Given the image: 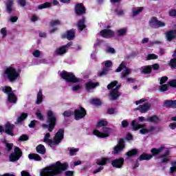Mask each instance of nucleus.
Listing matches in <instances>:
<instances>
[{
  "mask_svg": "<svg viewBox=\"0 0 176 176\" xmlns=\"http://www.w3.org/2000/svg\"><path fill=\"white\" fill-rule=\"evenodd\" d=\"M68 168V164H61L60 161L56 162L55 164L50 165L48 167L43 168L40 171L41 176H54L60 174L62 171H65Z\"/></svg>",
  "mask_w": 176,
  "mask_h": 176,
  "instance_id": "nucleus-1",
  "label": "nucleus"
},
{
  "mask_svg": "<svg viewBox=\"0 0 176 176\" xmlns=\"http://www.w3.org/2000/svg\"><path fill=\"white\" fill-rule=\"evenodd\" d=\"M21 74V69L17 68L14 65H11L6 67L3 72V76L10 82H16Z\"/></svg>",
  "mask_w": 176,
  "mask_h": 176,
  "instance_id": "nucleus-2",
  "label": "nucleus"
},
{
  "mask_svg": "<svg viewBox=\"0 0 176 176\" xmlns=\"http://www.w3.org/2000/svg\"><path fill=\"white\" fill-rule=\"evenodd\" d=\"M49 138H50V133H47L45 134L43 141L45 144H47L49 146H51V148H54V145H58L59 142H61L64 138V130L60 129L55 135L53 141L50 140Z\"/></svg>",
  "mask_w": 176,
  "mask_h": 176,
  "instance_id": "nucleus-3",
  "label": "nucleus"
},
{
  "mask_svg": "<svg viewBox=\"0 0 176 176\" xmlns=\"http://www.w3.org/2000/svg\"><path fill=\"white\" fill-rule=\"evenodd\" d=\"M108 122L104 120H99L97 124V129L93 131L94 135H96L99 138H107L109 137L110 134L112 133V129L109 128H103V132L98 131V127H103V126H107Z\"/></svg>",
  "mask_w": 176,
  "mask_h": 176,
  "instance_id": "nucleus-4",
  "label": "nucleus"
},
{
  "mask_svg": "<svg viewBox=\"0 0 176 176\" xmlns=\"http://www.w3.org/2000/svg\"><path fill=\"white\" fill-rule=\"evenodd\" d=\"M151 152L153 156H156V155H159V153H164L160 157L162 163H167V162L171 160V157L169 156L170 150L164 146H161L159 148H152Z\"/></svg>",
  "mask_w": 176,
  "mask_h": 176,
  "instance_id": "nucleus-5",
  "label": "nucleus"
},
{
  "mask_svg": "<svg viewBox=\"0 0 176 176\" xmlns=\"http://www.w3.org/2000/svg\"><path fill=\"white\" fill-rule=\"evenodd\" d=\"M47 116L48 124H43L42 127L48 129V131H53V129H54V126H56V113L52 111V110H48L47 111Z\"/></svg>",
  "mask_w": 176,
  "mask_h": 176,
  "instance_id": "nucleus-6",
  "label": "nucleus"
},
{
  "mask_svg": "<svg viewBox=\"0 0 176 176\" xmlns=\"http://www.w3.org/2000/svg\"><path fill=\"white\" fill-rule=\"evenodd\" d=\"M122 71V74L121 76L122 79H126V81L128 83H133L134 82V79L132 78H129V75L131 74V70L127 67H126V63L122 62V63L120 65L118 68L116 69V72H120V71Z\"/></svg>",
  "mask_w": 176,
  "mask_h": 176,
  "instance_id": "nucleus-7",
  "label": "nucleus"
},
{
  "mask_svg": "<svg viewBox=\"0 0 176 176\" xmlns=\"http://www.w3.org/2000/svg\"><path fill=\"white\" fill-rule=\"evenodd\" d=\"M118 81H113L111 83L107 85V89L109 90L112 89L109 94V97L111 100H116L120 94L119 93V89H120V85H117Z\"/></svg>",
  "mask_w": 176,
  "mask_h": 176,
  "instance_id": "nucleus-8",
  "label": "nucleus"
},
{
  "mask_svg": "<svg viewBox=\"0 0 176 176\" xmlns=\"http://www.w3.org/2000/svg\"><path fill=\"white\" fill-rule=\"evenodd\" d=\"M2 91L7 94L8 102H11V104H16L17 102V96L12 91V87H2Z\"/></svg>",
  "mask_w": 176,
  "mask_h": 176,
  "instance_id": "nucleus-9",
  "label": "nucleus"
},
{
  "mask_svg": "<svg viewBox=\"0 0 176 176\" xmlns=\"http://www.w3.org/2000/svg\"><path fill=\"white\" fill-rule=\"evenodd\" d=\"M131 126L132 129L135 131L138 130L139 129H141L140 130V134H148V133H151L155 130L154 126H151L149 129L144 128V125L141 124H138L137 121L133 120L131 122Z\"/></svg>",
  "mask_w": 176,
  "mask_h": 176,
  "instance_id": "nucleus-10",
  "label": "nucleus"
},
{
  "mask_svg": "<svg viewBox=\"0 0 176 176\" xmlns=\"http://www.w3.org/2000/svg\"><path fill=\"white\" fill-rule=\"evenodd\" d=\"M60 76L62 79H64V80L69 83H76V82H79V79L71 72L63 71L60 73Z\"/></svg>",
  "mask_w": 176,
  "mask_h": 176,
  "instance_id": "nucleus-11",
  "label": "nucleus"
},
{
  "mask_svg": "<svg viewBox=\"0 0 176 176\" xmlns=\"http://www.w3.org/2000/svg\"><path fill=\"white\" fill-rule=\"evenodd\" d=\"M21 155H23L21 150L19 147H15L14 153H12L9 157L10 162H16V160L21 157Z\"/></svg>",
  "mask_w": 176,
  "mask_h": 176,
  "instance_id": "nucleus-12",
  "label": "nucleus"
},
{
  "mask_svg": "<svg viewBox=\"0 0 176 176\" xmlns=\"http://www.w3.org/2000/svg\"><path fill=\"white\" fill-rule=\"evenodd\" d=\"M107 162H109V158H100L98 160L96 161V164L100 166L94 171V174H97V173H100L102 170H104L102 166H105Z\"/></svg>",
  "mask_w": 176,
  "mask_h": 176,
  "instance_id": "nucleus-13",
  "label": "nucleus"
},
{
  "mask_svg": "<svg viewBox=\"0 0 176 176\" xmlns=\"http://www.w3.org/2000/svg\"><path fill=\"white\" fill-rule=\"evenodd\" d=\"M86 116V110L80 107V109H77L74 111V118L76 120H80V119H83L84 117Z\"/></svg>",
  "mask_w": 176,
  "mask_h": 176,
  "instance_id": "nucleus-14",
  "label": "nucleus"
},
{
  "mask_svg": "<svg viewBox=\"0 0 176 176\" xmlns=\"http://www.w3.org/2000/svg\"><path fill=\"white\" fill-rule=\"evenodd\" d=\"M69 46H72V42H69L65 46H63L57 48L55 50V54L56 56H63V54H65L67 53V50L68 49V47H69Z\"/></svg>",
  "mask_w": 176,
  "mask_h": 176,
  "instance_id": "nucleus-15",
  "label": "nucleus"
},
{
  "mask_svg": "<svg viewBox=\"0 0 176 176\" xmlns=\"http://www.w3.org/2000/svg\"><path fill=\"white\" fill-rule=\"evenodd\" d=\"M104 68H103L102 71L98 74V76H104V75H107L109 71H110L109 68L112 67V61L111 60H106L104 62Z\"/></svg>",
  "mask_w": 176,
  "mask_h": 176,
  "instance_id": "nucleus-16",
  "label": "nucleus"
},
{
  "mask_svg": "<svg viewBox=\"0 0 176 176\" xmlns=\"http://www.w3.org/2000/svg\"><path fill=\"white\" fill-rule=\"evenodd\" d=\"M123 164H124V159L123 158L116 159L111 162V166L116 168H122Z\"/></svg>",
  "mask_w": 176,
  "mask_h": 176,
  "instance_id": "nucleus-17",
  "label": "nucleus"
},
{
  "mask_svg": "<svg viewBox=\"0 0 176 176\" xmlns=\"http://www.w3.org/2000/svg\"><path fill=\"white\" fill-rule=\"evenodd\" d=\"M100 35L103 38H112L115 36V32L109 29H105L100 32Z\"/></svg>",
  "mask_w": 176,
  "mask_h": 176,
  "instance_id": "nucleus-18",
  "label": "nucleus"
},
{
  "mask_svg": "<svg viewBox=\"0 0 176 176\" xmlns=\"http://www.w3.org/2000/svg\"><path fill=\"white\" fill-rule=\"evenodd\" d=\"M123 149H124V141L123 139H120L119 144L113 148V153H119V152H122Z\"/></svg>",
  "mask_w": 176,
  "mask_h": 176,
  "instance_id": "nucleus-19",
  "label": "nucleus"
},
{
  "mask_svg": "<svg viewBox=\"0 0 176 176\" xmlns=\"http://www.w3.org/2000/svg\"><path fill=\"white\" fill-rule=\"evenodd\" d=\"M138 111H140L141 113H146L149 109H151V104L146 103L143 105H140L138 108L136 109Z\"/></svg>",
  "mask_w": 176,
  "mask_h": 176,
  "instance_id": "nucleus-20",
  "label": "nucleus"
},
{
  "mask_svg": "<svg viewBox=\"0 0 176 176\" xmlns=\"http://www.w3.org/2000/svg\"><path fill=\"white\" fill-rule=\"evenodd\" d=\"M76 13L78 15L80 14H85L86 13V10L85 9V6H83V4L78 3L76 6L75 8Z\"/></svg>",
  "mask_w": 176,
  "mask_h": 176,
  "instance_id": "nucleus-21",
  "label": "nucleus"
},
{
  "mask_svg": "<svg viewBox=\"0 0 176 176\" xmlns=\"http://www.w3.org/2000/svg\"><path fill=\"white\" fill-rule=\"evenodd\" d=\"M14 127V125L11 124L10 123H7L5 125V133H6V134H8V135H11V137H13V135H14V134H13Z\"/></svg>",
  "mask_w": 176,
  "mask_h": 176,
  "instance_id": "nucleus-22",
  "label": "nucleus"
},
{
  "mask_svg": "<svg viewBox=\"0 0 176 176\" xmlns=\"http://www.w3.org/2000/svg\"><path fill=\"white\" fill-rule=\"evenodd\" d=\"M62 38H67L68 41H72L75 38V30H68L66 34L62 35Z\"/></svg>",
  "mask_w": 176,
  "mask_h": 176,
  "instance_id": "nucleus-23",
  "label": "nucleus"
},
{
  "mask_svg": "<svg viewBox=\"0 0 176 176\" xmlns=\"http://www.w3.org/2000/svg\"><path fill=\"white\" fill-rule=\"evenodd\" d=\"M97 86H100V84L98 82H93L91 81H89L86 83L85 89L87 90V91H91L93 90V89H96Z\"/></svg>",
  "mask_w": 176,
  "mask_h": 176,
  "instance_id": "nucleus-24",
  "label": "nucleus"
},
{
  "mask_svg": "<svg viewBox=\"0 0 176 176\" xmlns=\"http://www.w3.org/2000/svg\"><path fill=\"white\" fill-rule=\"evenodd\" d=\"M174 38H176V30H170L166 33V38L167 41H173Z\"/></svg>",
  "mask_w": 176,
  "mask_h": 176,
  "instance_id": "nucleus-25",
  "label": "nucleus"
},
{
  "mask_svg": "<svg viewBox=\"0 0 176 176\" xmlns=\"http://www.w3.org/2000/svg\"><path fill=\"white\" fill-rule=\"evenodd\" d=\"M142 10H144L143 7H138V8H132V17H135L138 16L140 13H142Z\"/></svg>",
  "mask_w": 176,
  "mask_h": 176,
  "instance_id": "nucleus-26",
  "label": "nucleus"
},
{
  "mask_svg": "<svg viewBox=\"0 0 176 176\" xmlns=\"http://www.w3.org/2000/svg\"><path fill=\"white\" fill-rule=\"evenodd\" d=\"M146 122H150L151 123H159L160 122V118L157 116H153L151 117H147L146 118Z\"/></svg>",
  "mask_w": 176,
  "mask_h": 176,
  "instance_id": "nucleus-27",
  "label": "nucleus"
},
{
  "mask_svg": "<svg viewBox=\"0 0 176 176\" xmlns=\"http://www.w3.org/2000/svg\"><path fill=\"white\" fill-rule=\"evenodd\" d=\"M158 19L156 17H152L148 22L149 26L151 28H157Z\"/></svg>",
  "mask_w": 176,
  "mask_h": 176,
  "instance_id": "nucleus-28",
  "label": "nucleus"
},
{
  "mask_svg": "<svg viewBox=\"0 0 176 176\" xmlns=\"http://www.w3.org/2000/svg\"><path fill=\"white\" fill-rule=\"evenodd\" d=\"M6 8H7L8 13H11L12 10H13V8H12V6H13V1L12 0H8L6 2Z\"/></svg>",
  "mask_w": 176,
  "mask_h": 176,
  "instance_id": "nucleus-29",
  "label": "nucleus"
},
{
  "mask_svg": "<svg viewBox=\"0 0 176 176\" xmlns=\"http://www.w3.org/2000/svg\"><path fill=\"white\" fill-rule=\"evenodd\" d=\"M141 73L142 74H151L152 69L151 68V65L143 66L141 67Z\"/></svg>",
  "mask_w": 176,
  "mask_h": 176,
  "instance_id": "nucleus-30",
  "label": "nucleus"
},
{
  "mask_svg": "<svg viewBox=\"0 0 176 176\" xmlns=\"http://www.w3.org/2000/svg\"><path fill=\"white\" fill-rule=\"evenodd\" d=\"M153 155L151 154L143 153L140 157V160H151Z\"/></svg>",
  "mask_w": 176,
  "mask_h": 176,
  "instance_id": "nucleus-31",
  "label": "nucleus"
},
{
  "mask_svg": "<svg viewBox=\"0 0 176 176\" xmlns=\"http://www.w3.org/2000/svg\"><path fill=\"white\" fill-rule=\"evenodd\" d=\"M78 28L80 31H83L86 28V25L85 24V19L80 20L78 23Z\"/></svg>",
  "mask_w": 176,
  "mask_h": 176,
  "instance_id": "nucleus-32",
  "label": "nucleus"
},
{
  "mask_svg": "<svg viewBox=\"0 0 176 176\" xmlns=\"http://www.w3.org/2000/svg\"><path fill=\"white\" fill-rule=\"evenodd\" d=\"M36 151L38 153H41V155H45L46 152V148H45V146L40 144L36 147Z\"/></svg>",
  "mask_w": 176,
  "mask_h": 176,
  "instance_id": "nucleus-33",
  "label": "nucleus"
},
{
  "mask_svg": "<svg viewBox=\"0 0 176 176\" xmlns=\"http://www.w3.org/2000/svg\"><path fill=\"white\" fill-rule=\"evenodd\" d=\"M117 34L118 36H124L127 34V28H124L117 30Z\"/></svg>",
  "mask_w": 176,
  "mask_h": 176,
  "instance_id": "nucleus-34",
  "label": "nucleus"
},
{
  "mask_svg": "<svg viewBox=\"0 0 176 176\" xmlns=\"http://www.w3.org/2000/svg\"><path fill=\"white\" fill-rule=\"evenodd\" d=\"M29 159L36 160V162H41V156H39L38 154H30L28 155Z\"/></svg>",
  "mask_w": 176,
  "mask_h": 176,
  "instance_id": "nucleus-35",
  "label": "nucleus"
},
{
  "mask_svg": "<svg viewBox=\"0 0 176 176\" xmlns=\"http://www.w3.org/2000/svg\"><path fill=\"white\" fill-rule=\"evenodd\" d=\"M82 87H83V85H82V83L80 82L78 84L73 85L72 87V90L75 92L79 91V90H80Z\"/></svg>",
  "mask_w": 176,
  "mask_h": 176,
  "instance_id": "nucleus-36",
  "label": "nucleus"
},
{
  "mask_svg": "<svg viewBox=\"0 0 176 176\" xmlns=\"http://www.w3.org/2000/svg\"><path fill=\"white\" fill-rule=\"evenodd\" d=\"M170 174H175L176 173V162L173 161L171 162V166L169 169Z\"/></svg>",
  "mask_w": 176,
  "mask_h": 176,
  "instance_id": "nucleus-37",
  "label": "nucleus"
},
{
  "mask_svg": "<svg viewBox=\"0 0 176 176\" xmlns=\"http://www.w3.org/2000/svg\"><path fill=\"white\" fill-rule=\"evenodd\" d=\"M43 101V95L42 94V91H39L37 94V100L36 101V104H41Z\"/></svg>",
  "mask_w": 176,
  "mask_h": 176,
  "instance_id": "nucleus-38",
  "label": "nucleus"
},
{
  "mask_svg": "<svg viewBox=\"0 0 176 176\" xmlns=\"http://www.w3.org/2000/svg\"><path fill=\"white\" fill-rule=\"evenodd\" d=\"M50 6H52V3H50L49 2H46L43 4L38 5V9H39V10L46 9L47 8H50Z\"/></svg>",
  "mask_w": 176,
  "mask_h": 176,
  "instance_id": "nucleus-39",
  "label": "nucleus"
},
{
  "mask_svg": "<svg viewBox=\"0 0 176 176\" xmlns=\"http://www.w3.org/2000/svg\"><path fill=\"white\" fill-rule=\"evenodd\" d=\"M2 142L3 144L6 145V147L7 148L8 151H11L12 148H13V144L12 143H8L6 140H3Z\"/></svg>",
  "mask_w": 176,
  "mask_h": 176,
  "instance_id": "nucleus-40",
  "label": "nucleus"
},
{
  "mask_svg": "<svg viewBox=\"0 0 176 176\" xmlns=\"http://www.w3.org/2000/svg\"><path fill=\"white\" fill-rule=\"evenodd\" d=\"M36 116L39 120H43V115L42 114V111L41 109H37L36 111Z\"/></svg>",
  "mask_w": 176,
  "mask_h": 176,
  "instance_id": "nucleus-41",
  "label": "nucleus"
},
{
  "mask_svg": "<svg viewBox=\"0 0 176 176\" xmlns=\"http://www.w3.org/2000/svg\"><path fill=\"white\" fill-rule=\"evenodd\" d=\"M27 116H28L27 115V113H23L20 117L18 118L17 119V122L20 123L21 122H23V120H24V119H25L27 118Z\"/></svg>",
  "mask_w": 176,
  "mask_h": 176,
  "instance_id": "nucleus-42",
  "label": "nucleus"
},
{
  "mask_svg": "<svg viewBox=\"0 0 176 176\" xmlns=\"http://www.w3.org/2000/svg\"><path fill=\"white\" fill-rule=\"evenodd\" d=\"M157 59V55L155 54H150L147 55L146 60H156Z\"/></svg>",
  "mask_w": 176,
  "mask_h": 176,
  "instance_id": "nucleus-43",
  "label": "nucleus"
},
{
  "mask_svg": "<svg viewBox=\"0 0 176 176\" xmlns=\"http://www.w3.org/2000/svg\"><path fill=\"white\" fill-rule=\"evenodd\" d=\"M77 152H79V148H72L69 149L70 156H74L76 155Z\"/></svg>",
  "mask_w": 176,
  "mask_h": 176,
  "instance_id": "nucleus-44",
  "label": "nucleus"
},
{
  "mask_svg": "<svg viewBox=\"0 0 176 176\" xmlns=\"http://www.w3.org/2000/svg\"><path fill=\"white\" fill-rule=\"evenodd\" d=\"M115 13L117 14V16H124V10L120 8H117L115 10Z\"/></svg>",
  "mask_w": 176,
  "mask_h": 176,
  "instance_id": "nucleus-45",
  "label": "nucleus"
},
{
  "mask_svg": "<svg viewBox=\"0 0 176 176\" xmlns=\"http://www.w3.org/2000/svg\"><path fill=\"white\" fill-rule=\"evenodd\" d=\"M0 34L2 35V38H6L8 35V30H6V28H1Z\"/></svg>",
  "mask_w": 176,
  "mask_h": 176,
  "instance_id": "nucleus-46",
  "label": "nucleus"
},
{
  "mask_svg": "<svg viewBox=\"0 0 176 176\" xmlns=\"http://www.w3.org/2000/svg\"><path fill=\"white\" fill-rule=\"evenodd\" d=\"M90 102L94 105H101V100H100L99 99H91L90 100Z\"/></svg>",
  "mask_w": 176,
  "mask_h": 176,
  "instance_id": "nucleus-47",
  "label": "nucleus"
},
{
  "mask_svg": "<svg viewBox=\"0 0 176 176\" xmlns=\"http://www.w3.org/2000/svg\"><path fill=\"white\" fill-rule=\"evenodd\" d=\"M137 155V150L133 149L130 151L129 152L126 153V155L128 156V157H131V156H134Z\"/></svg>",
  "mask_w": 176,
  "mask_h": 176,
  "instance_id": "nucleus-48",
  "label": "nucleus"
},
{
  "mask_svg": "<svg viewBox=\"0 0 176 176\" xmlns=\"http://www.w3.org/2000/svg\"><path fill=\"white\" fill-rule=\"evenodd\" d=\"M41 54H42V52L38 50H36L32 52V56L36 58L41 57Z\"/></svg>",
  "mask_w": 176,
  "mask_h": 176,
  "instance_id": "nucleus-49",
  "label": "nucleus"
},
{
  "mask_svg": "<svg viewBox=\"0 0 176 176\" xmlns=\"http://www.w3.org/2000/svg\"><path fill=\"white\" fill-rule=\"evenodd\" d=\"M60 22L58 20H54L50 23V27H56V25H60Z\"/></svg>",
  "mask_w": 176,
  "mask_h": 176,
  "instance_id": "nucleus-50",
  "label": "nucleus"
},
{
  "mask_svg": "<svg viewBox=\"0 0 176 176\" xmlns=\"http://www.w3.org/2000/svg\"><path fill=\"white\" fill-rule=\"evenodd\" d=\"M168 14L170 16V17H176V10L175 9H171L168 11Z\"/></svg>",
  "mask_w": 176,
  "mask_h": 176,
  "instance_id": "nucleus-51",
  "label": "nucleus"
},
{
  "mask_svg": "<svg viewBox=\"0 0 176 176\" xmlns=\"http://www.w3.org/2000/svg\"><path fill=\"white\" fill-rule=\"evenodd\" d=\"M163 27H166V23H164V21H157V28H160Z\"/></svg>",
  "mask_w": 176,
  "mask_h": 176,
  "instance_id": "nucleus-52",
  "label": "nucleus"
},
{
  "mask_svg": "<svg viewBox=\"0 0 176 176\" xmlns=\"http://www.w3.org/2000/svg\"><path fill=\"white\" fill-rule=\"evenodd\" d=\"M72 115H74V113L71 111H66L63 113V116H65V118H69Z\"/></svg>",
  "mask_w": 176,
  "mask_h": 176,
  "instance_id": "nucleus-53",
  "label": "nucleus"
},
{
  "mask_svg": "<svg viewBox=\"0 0 176 176\" xmlns=\"http://www.w3.org/2000/svg\"><path fill=\"white\" fill-rule=\"evenodd\" d=\"M167 89H168V85H162L160 86V91H166Z\"/></svg>",
  "mask_w": 176,
  "mask_h": 176,
  "instance_id": "nucleus-54",
  "label": "nucleus"
},
{
  "mask_svg": "<svg viewBox=\"0 0 176 176\" xmlns=\"http://www.w3.org/2000/svg\"><path fill=\"white\" fill-rule=\"evenodd\" d=\"M168 85L170 86V87H176V80L169 81Z\"/></svg>",
  "mask_w": 176,
  "mask_h": 176,
  "instance_id": "nucleus-55",
  "label": "nucleus"
},
{
  "mask_svg": "<svg viewBox=\"0 0 176 176\" xmlns=\"http://www.w3.org/2000/svg\"><path fill=\"white\" fill-rule=\"evenodd\" d=\"M167 80H168V77H167V76H164V77L161 78L160 85H163V83H166V82H167Z\"/></svg>",
  "mask_w": 176,
  "mask_h": 176,
  "instance_id": "nucleus-56",
  "label": "nucleus"
},
{
  "mask_svg": "<svg viewBox=\"0 0 176 176\" xmlns=\"http://www.w3.org/2000/svg\"><path fill=\"white\" fill-rule=\"evenodd\" d=\"M107 53H110L111 54H115V49L112 47H108L106 50Z\"/></svg>",
  "mask_w": 176,
  "mask_h": 176,
  "instance_id": "nucleus-57",
  "label": "nucleus"
},
{
  "mask_svg": "<svg viewBox=\"0 0 176 176\" xmlns=\"http://www.w3.org/2000/svg\"><path fill=\"white\" fill-rule=\"evenodd\" d=\"M150 67H151V69H154V71H156V70L159 69V68H160L159 64H157V63L150 65Z\"/></svg>",
  "mask_w": 176,
  "mask_h": 176,
  "instance_id": "nucleus-58",
  "label": "nucleus"
},
{
  "mask_svg": "<svg viewBox=\"0 0 176 176\" xmlns=\"http://www.w3.org/2000/svg\"><path fill=\"white\" fill-rule=\"evenodd\" d=\"M28 140V136L27 135H22L19 139V141H27Z\"/></svg>",
  "mask_w": 176,
  "mask_h": 176,
  "instance_id": "nucleus-59",
  "label": "nucleus"
},
{
  "mask_svg": "<svg viewBox=\"0 0 176 176\" xmlns=\"http://www.w3.org/2000/svg\"><path fill=\"white\" fill-rule=\"evenodd\" d=\"M173 103V100H166L164 102L165 107H170L171 108V105Z\"/></svg>",
  "mask_w": 176,
  "mask_h": 176,
  "instance_id": "nucleus-60",
  "label": "nucleus"
},
{
  "mask_svg": "<svg viewBox=\"0 0 176 176\" xmlns=\"http://www.w3.org/2000/svg\"><path fill=\"white\" fill-rule=\"evenodd\" d=\"M127 126H129V122L126 120H124L122 122V127H127Z\"/></svg>",
  "mask_w": 176,
  "mask_h": 176,
  "instance_id": "nucleus-61",
  "label": "nucleus"
},
{
  "mask_svg": "<svg viewBox=\"0 0 176 176\" xmlns=\"http://www.w3.org/2000/svg\"><path fill=\"white\" fill-rule=\"evenodd\" d=\"M18 3L21 6H25V0H18Z\"/></svg>",
  "mask_w": 176,
  "mask_h": 176,
  "instance_id": "nucleus-62",
  "label": "nucleus"
},
{
  "mask_svg": "<svg viewBox=\"0 0 176 176\" xmlns=\"http://www.w3.org/2000/svg\"><path fill=\"white\" fill-rule=\"evenodd\" d=\"M21 176H31V175H30V173L25 170L21 171Z\"/></svg>",
  "mask_w": 176,
  "mask_h": 176,
  "instance_id": "nucleus-63",
  "label": "nucleus"
},
{
  "mask_svg": "<svg viewBox=\"0 0 176 176\" xmlns=\"http://www.w3.org/2000/svg\"><path fill=\"white\" fill-rule=\"evenodd\" d=\"M66 176H74V171L68 170L65 173Z\"/></svg>",
  "mask_w": 176,
  "mask_h": 176,
  "instance_id": "nucleus-64",
  "label": "nucleus"
}]
</instances>
